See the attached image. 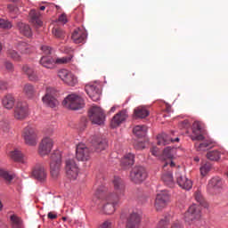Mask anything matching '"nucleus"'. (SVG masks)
Returning <instances> with one entry per match:
<instances>
[{"label":"nucleus","instance_id":"obj_59","mask_svg":"<svg viewBox=\"0 0 228 228\" xmlns=\"http://www.w3.org/2000/svg\"><path fill=\"white\" fill-rule=\"evenodd\" d=\"M171 110H172V107L167 106V109H166V111H167V113H170Z\"/></svg>","mask_w":228,"mask_h":228},{"label":"nucleus","instance_id":"obj_53","mask_svg":"<svg viewBox=\"0 0 228 228\" xmlns=\"http://www.w3.org/2000/svg\"><path fill=\"white\" fill-rule=\"evenodd\" d=\"M151 152L152 156H158L159 150L158 149V147H152L151 149Z\"/></svg>","mask_w":228,"mask_h":228},{"label":"nucleus","instance_id":"obj_32","mask_svg":"<svg viewBox=\"0 0 228 228\" xmlns=\"http://www.w3.org/2000/svg\"><path fill=\"white\" fill-rule=\"evenodd\" d=\"M133 133L137 138H143L144 136H147V126H135L133 129Z\"/></svg>","mask_w":228,"mask_h":228},{"label":"nucleus","instance_id":"obj_51","mask_svg":"<svg viewBox=\"0 0 228 228\" xmlns=\"http://www.w3.org/2000/svg\"><path fill=\"white\" fill-rule=\"evenodd\" d=\"M135 149L142 151L145 149V143L143 142H139L134 145Z\"/></svg>","mask_w":228,"mask_h":228},{"label":"nucleus","instance_id":"obj_58","mask_svg":"<svg viewBox=\"0 0 228 228\" xmlns=\"http://www.w3.org/2000/svg\"><path fill=\"white\" fill-rule=\"evenodd\" d=\"M8 10L11 11V12H15V10H17V7H14L13 5L9 4L8 5Z\"/></svg>","mask_w":228,"mask_h":228},{"label":"nucleus","instance_id":"obj_34","mask_svg":"<svg viewBox=\"0 0 228 228\" xmlns=\"http://www.w3.org/2000/svg\"><path fill=\"white\" fill-rule=\"evenodd\" d=\"M37 93V90L35 89V86L31 84H26L23 86V94L28 97V99H33L35 97V94Z\"/></svg>","mask_w":228,"mask_h":228},{"label":"nucleus","instance_id":"obj_55","mask_svg":"<svg viewBox=\"0 0 228 228\" xmlns=\"http://www.w3.org/2000/svg\"><path fill=\"white\" fill-rule=\"evenodd\" d=\"M48 218L50 220H56L58 218V216L53 212L48 213Z\"/></svg>","mask_w":228,"mask_h":228},{"label":"nucleus","instance_id":"obj_54","mask_svg":"<svg viewBox=\"0 0 228 228\" xmlns=\"http://www.w3.org/2000/svg\"><path fill=\"white\" fill-rule=\"evenodd\" d=\"M8 88V84L4 81H0V89L1 90H6Z\"/></svg>","mask_w":228,"mask_h":228},{"label":"nucleus","instance_id":"obj_50","mask_svg":"<svg viewBox=\"0 0 228 228\" xmlns=\"http://www.w3.org/2000/svg\"><path fill=\"white\" fill-rule=\"evenodd\" d=\"M195 200H197V202H200V204H202V194L200 193V191H196L194 194Z\"/></svg>","mask_w":228,"mask_h":228},{"label":"nucleus","instance_id":"obj_44","mask_svg":"<svg viewBox=\"0 0 228 228\" xmlns=\"http://www.w3.org/2000/svg\"><path fill=\"white\" fill-rule=\"evenodd\" d=\"M7 54L8 57L14 60V61H20V55L15 50H9Z\"/></svg>","mask_w":228,"mask_h":228},{"label":"nucleus","instance_id":"obj_43","mask_svg":"<svg viewBox=\"0 0 228 228\" xmlns=\"http://www.w3.org/2000/svg\"><path fill=\"white\" fill-rule=\"evenodd\" d=\"M211 168H213L211 163L207 162L206 164H204L200 169L201 175H207L208 173L211 171Z\"/></svg>","mask_w":228,"mask_h":228},{"label":"nucleus","instance_id":"obj_64","mask_svg":"<svg viewBox=\"0 0 228 228\" xmlns=\"http://www.w3.org/2000/svg\"><path fill=\"white\" fill-rule=\"evenodd\" d=\"M62 220L63 222H67V217L66 216L62 217Z\"/></svg>","mask_w":228,"mask_h":228},{"label":"nucleus","instance_id":"obj_60","mask_svg":"<svg viewBox=\"0 0 228 228\" xmlns=\"http://www.w3.org/2000/svg\"><path fill=\"white\" fill-rule=\"evenodd\" d=\"M194 161H196V163H199L200 161V159L199 157H195Z\"/></svg>","mask_w":228,"mask_h":228},{"label":"nucleus","instance_id":"obj_3","mask_svg":"<svg viewBox=\"0 0 228 228\" xmlns=\"http://www.w3.org/2000/svg\"><path fill=\"white\" fill-rule=\"evenodd\" d=\"M61 172V151H55L51 155L50 174L53 179H58Z\"/></svg>","mask_w":228,"mask_h":228},{"label":"nucleus","instance_id":"obj_1","mask_svg":"<svg viewBox=\"0 0 228 228\" xmlns=\"http://www.w3.org/2000/svg\"><path fill=\"white\" fill-rule=\"evenodd\" d=\"M206 134V129H204V124L200 121H195L192 124V134L191 135V139L192 142H196L194 147L196 151H208V149H211L213 147V141L206 140L204 135Z\"/></svg>","mask_w":228,"mask_h":228},{"label":"nucleus","instance_id":"obj_8","mask_svg":"<svg viewBox=\"0 0 228 228\" xmlns=\"http://www.w3.org/2000/svg\"><path fill=\"white\" fill-rule=\"evenodd\" d=\"M43 103L48 108H56L60 102L56 99V91L52 87H47L45 94L42 98Z\"/></svg>","mask_w":228,"mask_h":228},{"label":"nucleus","instance_id":"obj_37","mask_svg":"<svg viewBox=\"0 0 228 228\" xmlns=\"http://www.w3.org/2000/svg\"><path fill=\"white\" fill-rule=\"evenodd\" d=\"M10 220L12 228H23L22 219L17 216V215L11 216Z\"/></svg>","mask_w":228,"mask_h":228},{"label":"nucleus","instance_id":"obj_27","mask_svg":"<svg viewBox=\"0 0 228 228\" xmlns=\"http://www.w3.org/2000/svg\"><path fill=\"white\" fill-rule=\"evenodd\" d=\"M126 118H127V112L126 110H122L118 112L113 117L111 120V123H110L111 127H118V126L122 124V122H124Z\"/></svg>","mask_w":228,"mask_h":228},{"label":"nucleus","instance_id":"obj_45","mask_svg":"<svg viewBox=\"0 0 228 228\" xmlns=\"http://www.w3.org/2000/svg\"><path fill=\"white\" fill-rule=\"evenodd\" d=\"M70 60H72L71 57H61V58H57L55 60V63H57L58 65H63L65 63H69V61H70Z\"/></svg>","mask_w":228,"mask_h":228},{"label":"nucleus","instance_id":"obj_26","mask_svg":"<svg viewBox=\"0 0 228 228\" xmlns=\"http://www.w3.org/2000/svg\"><path fill=\"white\" fill-rule=\"evenodd\" d=\"M158 145H168V143H175V142H179V137L174 139L172 135L167 134H161L157 136Z\"/></svg>","mask_w":228,"mask_h":228},{"label":"nucleus","instance_id":"obj_31","mask_svg":"<svg viewBox=\"0 0 228 228\" xmlns=\"http://www.w3.org/2000/svg\"><path fill=\"white\" fill-rule=\"evenodd\" d=\"M133 165H134V154L133 153L125 155L121 159V167H124V168H127V167H133Z\"/></svg>","mask_w":228,"mask_h":228},{"label":"nucleus","instance_id":"obj_57","mask_svg":"<svg viewBox=\"0 0 228 228\" xmlns=\"http://www.w3.org/2000/svg\"><path fill=\"white\" fill-rule=\"evenodd\" d=\"M104 196V193H101V189H98L97 191H96V192H95V197L97 198V199H102V197H103Z\"/></svg>","mask_w":228,"mask_h":228},{"label":"nucleus","instance_id":"obj_19","mask_svg":"<svg viewBox=\"0 0 228 228\" xmlns=\"http://www.w3.org/2000/svg\"><path fill=\"white\" fill-rule=\"evenodd\" d=\"M76 158L78 161H88L90 159V149L85 143H78L76 148Z\"/></svg>","mask_w":228,"mask_h":228},{"label":"nucleus","instance_id":"obj_14","mask_svg":"<svg viewBox=\"0 0 228 228\" xmlns=\"http://www.w3.org/2000/svg\"><path fill=\"white\" fill-rule=\"evenodd\" d=\"M223 186L224 181L222 178L215 176L208 181L207 190L210 195H216V193H220V190H222Z\"/></svg>","mask_w":228,"mask_h":228},{"label":"nucleus","instance_id":"obj_35","mask_svg":"<svg viewBox=\"0 0 228 228\" xmlns=\"http://www.w3.org/2000/svg\"><path fill=\"white\" fill-rule=\"evenodd\" d=\"M18 29L20 30V33H21V35H24V37H31V35H33V33L31 32V28L26 23H18Z\"/></svg>","mask_w":228,"mask_h":228},{"label":"nucleus","instance_id":"obj_2","mask_svg":"<svg viewBox=\"0 0 228 228\" xmlns=\"http://www.w3.org/2000/svg\"><path fill=\"white\" fill-rule=\"evenodd\" d=\"M62 106H64V108H67V110H72L73 111H76L77 110H82V108H85V100L77 94H69L62 101Z\"/></svg>","mask_w":228,"mask_h":228},{"label":"nucleus","instance_id":"obj_10","mask_svg":"<svg viewBox=\"0 0 228 228\" xmlns=\"http://www.w3.org/2000/svg\"><path fill=\"white\" fill-rule=\"evenodd\" d=\"M112 184L114 187V191L109 194L122 199V197H124V193H126V184L124 183V180H122L120 176H114Z\"/></svg>","mask_w":228,"mask_h":228},{"label":"nucleus","instance_id":"obj_49","mask_svg":"<svg viewBox=\"0 0 228 228\" xmlns=\"http://www.w3.org/2000/svg\"><path fill=\"white\" fill-rule=\"evenodd\" d=\"M180 129H188L190 127V121L183 120L179 124Z\"/></svg>","mask_w":228,"mask_h":228},{"label":"nucleus","instance_id":"obj_40","mask_svg":"<svg viewBox=\"0 0 228 228\" xmlns=\"http://www.w3.org/2000/svg\"><path fill=\"white\" fill-rule=\"evenodd\" d=\"M220 151L215 150V151H210L207 153V158L210 161H218L220 159Z\"/></svg>","mask_w":228,"mask_h":228},{"label":"nucleus","instance_id":"obj_46","mask_svg":"<svg viewBox=\"0 0 228 228\" xmlns=\"http://www.w3.org/2000/svg\"><path fill=\"white\" fill-rule=\"evenodd\" d=\"M0 28H2L3 29H11L12 22L6 20H0Z\"/></svg>","mask_w":228,"mask_h":228},{"label":"nucleus","instance_id":"obj_36","mask_svg":"<svg viewBox=\"0 0 228 228\" xmlns=\"http://www.w3.org/2000/svg\"><path fill=\"white\" fill-rule=\"evenodd\" d=\"M10 158L13 159V161H19L20 163H24V155L19 149H15L14 151L10 152Z\"/></svg>","mask_w":228,"mask_h":228},{"label":"nucleus","instance_id":"obj_6","mask_svg":"<svg viewBox=\"0 0 228 228\" xmlns=\"http://www.w3.org/2000/svg\"><path fill=\"white\" fill-rule=\"evenodd\" d=\"M65 172L68 179L76 181L79 175V166L76 163L74 159H69L65 161Z\"/></svg>","mask_w":228,"mask_h":228},{"label":"nucleus","instance_id":"obj_30","mask_svg":"<svg viewBox=\"0 0 228 228\" xmlns=\"http://www.w3.org/2000/svg\"><path fill=\"white\" fill-rule=\"evenodd\" d=\"M93 145L96 152H101V151H104V149L108 147V141L105 139H94L93 141Z\"/></svg>","mask_w":228,"mask_h":228},{"label":"nucleus","instance_id":"obj_13","mask_svg":"<svg viewBox=\"0 0 228 228\" xmlns=\"http://www.w3.org/2000/svg\"><path fill=\"white\" fill-rule=\"evenodd\" d=\"M104 112L99 107H93L89 110V118L93 124L102 126L104 124Z\"/></svg>","mask_w":228,"mask_h":228},{"label":"nucleus","instance_id":"obj_18","mask_svg":"<svg viewBox=\"0 0 228 228\" xmlns=\"http://www.w3.org/2000/svg\"><path fill=\"white\" fill-rule=\"evenodd\" d=\"M174 154H175V148L170 146L165 148V150L163 151V159H165L163 164V170H167V167H169L170 168H174V167H175V163L172 161Z\"/></svg>","mask_w":228,"mask_h":228},{"label":"nucleus","instance_id":"obj_56","mask_svg":"<svg viewBox=\"0 0 228 228\" xmlns=\"http://www.w3.org/2000/svg\"><path fill=\"white\" fill-rule=\"evenodd\" d=\"M5 68L7 70L12 71V70H13V64H12V62L7 61V62H5Z\"/></svg>","mask_w":228,"mask_h":228},{"label":"nucleus","instance_id":"obj_17","mask_svg":"<svg viewBox=\"0 0 228 228\" xmlns=\"http://www.w3.org/2000/svg\"><path fill=\"white\" fill-rule=\"evenodd\" d=\"M22 137L27 145H37V131L31 126L23 129Z\"/></svg>","mask_w":228,"mask_h":228},{"label":"nucleus","instance_id":"obj_5","mask_svg":"<svg viewBox=\"0 0 228 228\" xmlns=\"http://www.w3.org/2000/svg\"><path fill=\"white\" fill-rule=\"evenodd\" d=\"M105 205L103 206V211L105 215H113L117 206L120 204V198L113 194H107L105 198Z\"/></svg>","mask_w":228,"mask_h":228},{"label":"nucleus","instance_id":"obj_23","mask_svg":"<svg viewBox=\"0 0 228 228\" xmlns=\"http://www.w3.org/2000/svg\"><path fill=\"white\" fill-rule=\"evenodd\" d=\"M170 166L167 167V169H163V174L161 180L163 181L164 184L166 186H168L169 188H174V176H172V171L170 170Z\"/></svg>","mask_w":228,"mask_h":228},{"label":"nucleus","instance_id":"obj_15","mask_svg":"<svg viewBox=\"0 0 228 228\" xmlns=\"http://www.w3.org/2000/svg\"><path fill=\"white\" fill-rule=\"evenodd\" d=\"M184 220L187 224H193L195 220H200V208L191 205L185 212Z\"/></svg>","mask_w":228,"mask_h":228},{"label":"nucleus","instance_id":"obj_12","mask_svg":"<svg viewBox=\"0 0 228 228\" xmlns=\"http://www.w3.org/2000/svg\"><path fill=\"white\" fill-rule=\"evenodd\" d=\"M58 77L65 85H68V86H76V85H77V77L68 69H63L59 70Z\"/></svg>","mask_w":228,"mask_h":228},{"label":"nucleus","instance_id":"obj_28","mask_svg":"<svg viewBox=\"0 0 228 228\" xmlns=\"http://www.w3.org/2000/svg\"><path fill=\"white\" fill-rule=\"evenodd\" d=\"M39 63L42 67H45V69H54L55 61L51 56L43 55Z\"/></svg>","mask_w":228,"mask_h":228},{"label":"nucleus","instance_id":"obj_39","mask_svg":"<svg viewBox=\"0 0 228 228\" xmlns=\"http://www.w3.org/2000/svg\"><path fill=\"white\" fill-rule=\"evenodd\" d=\"M171 219L172 217L170 216L161 218L157 224V228H167L170 225Z\"/></svg>","mask_w":228,"mask_h":228},{"label":"nucleus","instance_id":"obj_29","mask_svg":"<svg viewBox=\"0 0 228 228\" xmlns=\"http://www.w3.org/2000/svg\"><path fill=\"white\" fill-rule=\"evenodd\" d=\"M2 104L6 110H12L15 106V98L12 94H7L3 98Z\"/></svg>","mask_w":228,"mask_h":228},{"label":"nucleus","instance_id":"obj_7","mask_svg":"<svg viewBox=\"0 0 228 228\" xmlns=\"http://www.w3.org/2000/svg\"><path fill=\"white\" fill-rule=\"evenodd\" d=\"M175 177L176 179L177 184L180 186V188H183V190H191V188L193 187V183L191 182V180L186 178V175H184V170L183 168H176Z\"/></svg>","mask_w":228,"mask_h":228},{"label":"nucleus","instance_id":"obj_61","mask_svg":"<svg viewBox=\"0 0 228 228\" xmlns=\"http://www.w3.org/2000/svg\"><path fill=\"white\" fill-rule=\"evenodd\" d=\"M72 51V48H66L65 53H70Z\"/></svg>","mask_w":228,"mask_h":228},{"label":"nucleus","instance_id":"obj_16","mask_svg":"<svg viewBox=\"0 0 228 228\" xmlns=\"http://www.w3.org/2000/svg\"><path fill=\"white\" fill-rule=\"evenodd\" d=\"M28 108L26 102H18L14 108V118L16 120H24L28 117Z\"/></svg>","mask_w":228,"mask_h":228},{"label":"nucleus","instance_id":"obj_4","mask_svg":"<svg viewBox=\"0 0 228 228\" xmlns=\"http://www.w3.org/2000/svg\"><path fill=\"white\" fill-rule=\"evenodd\" d=\"M146 179L147 170H145V167L141 166L133 167L130 172V181H132V183H134V184H142Z\"/></svg>","mask_w":228,"mask_h":228},{"label":"nucleus","instance_id":"obj_63","mask_svg":"<svg viewBox=\"0 0 228 228\" xmlns=\"http://www.w3.org/2000/svg\"><path fill=\"white\" fill-rule=\"evenodd\" d=\"M115 110H116L115 107H112V108L110 109V112H111V113H114Z\"/></svg>","mask_w":228,"mask_h":228},{"label":"nucleus","instance_id":"obj_22","mask_svg":"<svg viewBox=\"0 0 228 228\" xmlns=\"http://www.w3.org/2000/svg\"><path fill=\"white\" fill-rule=\"evenodd\" d=\"M28 17L31 24L36 26V28H42L44 22L42 21V14L40 13V12L32 9L29 12Z\"/></svg>","mask_w":228,"mask_h":228},{"label":"nucleus","instance_id":"obj_62","mask_svg":"<svg viewBox=\"0 0 228 228\" xmlns=\"http://www.w3.org/2000/svg\"><path fill=\"white\" fill-rule=\"evenodd\" d=\"M40 10H41L42 12H44V10H45V6L42 5V6L40 7Z\"/></svg>","mask_w":228,"mask_h":228},{"label":"nucleus","instance_id":"obj_24","mask_svg":"<svg viewBox=\"0 0 228 228\" xmlns=\"http://www.w3.org/2000/svg\"><path fill=\"white\" fill-rule=\"evenodd\" d=\"M71 38L74 44H83L86 40V31L81 28H77L73 31Z\"/></svg>","mask_w":228,"mask_h":228},{"label":"nucleus","instance_id":"obj_47","mask_svg":"<svg viewBox=\"0 0 228 228\" xmlns=\"http://www.w3.org/2000/svg\"><path fill=\"white\" fill-rule=\"evenodd\" d=\"M99 228H113V222L111 220H105L100 224Z\"/></svg>","mask_w":228,"mask_h":228},{"label":"nucleus","instance_id":"obj_41","mask_svg":"<svg viewBox=\"0 0 228 228\" xmlns=\"http://www.w3.org/2000/svg\"><path fill=\"white\" fill-rule=\"evenodd\" d=\"M52 33L55 38H59L60 40L65 38V32L60 28H53Z\"/></svg>","mask_w":228,"mask_h":228},{"label":"nucleus","instance_id":"obj_20","mask_svg":"<svg viewBox=\"0 0 228 228\" xmlns=\"http://www.w3.org/2000/svg\"><path fill=\"white\" fill-rule=\"evenodd\" d=\"M53 150V139L45 137L39 144L38 153L40 156H47Z\"/></svg>","mask_w":228,"mask_h":228},{"label":"nucleus","instance_id":"obj_25","mask_svg":"<svg viewBox=\"0 0 228 228\" xmlns=\"http://www.w3.org/2000/svg\"><path fill=\"white\" fill-rule=\"evenodd\" d=\"M141 216L138 213H132L127 218L126 228H140Z\"/></svg>","mask_w":228,"mask_h":228},{"label":"nucleus","instance_id":"obj_21","mask_svg":"<svg viewBox=\"0 0 228 228\" xmlns=\"http://www.w3.org/2000/svg\"><path fill=\"white\" fill-rule=\"evenodd\" d=\"M32 175L37 181L44 183L47 179V171L42 165H37L34 167L32 171Z\"/></svg>","mask_w":228,"mask_h":228},{"label":"nucleus","instance_id":"obj_52","mask_svg":"<svg viewBox=\"0 0 228 228\" xmlns=\"http://www.w3.org/2000/svg\"><path fill=\"white\" fill-rule=\"evenodd\" d=\"M58 20L59 22H62V24H67V15L65 13L61 14Z\"/></svg>","mask_w":228,"mask_h":228},{"label":"nucleus","instance_id":"obj_33","mask_svg":"<svg viewBox=\"0 0 228 228\" xmlns=\"http://www.w3.org/2000/svg\"><path fill=\"white\" fill-rule=\"evenodd\" d=\"M22 70L24 74L28 75L29 81H38V76H37V73H35V70L33 69V68L26 65V66H23Z\"/></svg>","mask_w":228,"mask_h":228},{"label":"nucleus","instance_id":"obj_42","mask_svg":"<svg viewBox=\"0 0 228 228\" xmlns=\"http://www.w3.org/2000/svg\"><path fill=\"white\" fill-rule=\"evenodd\" d=\"M0 177H2V179H4V181H7V183H10L12 179H13V175H10L8 171L1 168H0Z\"/></svg>","mask_w":228,"mask_h":228},{"label":"nucleus","instance_id":"obj_9","mask_svg":"<svg viewBox=\"0 0 228 228\" xmlns=\"http://www.w3.org/2000/svg\"><path fill=\"white\" fill-rule=\"evenodd\" d=\"M169 203L170 193H168L167 191H161L156 196L154 207L157 211H161V209H165Z\"/></svg>","mask_w":228,"mask_h":228},{"label":"nucleus","instance_id":"obj_38","mask_svg":"<svg viewBox=\"0 0 228 228\" xmlns=\"http://www.w3.org/2000/svg\"><path fill=\"white\" fill-rule=\"evenodd\" d=\"M134 115L137 118H145L149 117V110L145 107H138L134 110Z\"/></svg>","mask_w":228,"mask_h":228},{"label":"nucleus","instance_id":"obj_48","mask_svg":"<svg viewBox=\"0 0 228 228\" xmlns=\"http://www.w3.org/2000/svg\"><path fill=\"white\" fill-rule=\"evenodd\" d=\"M41 50L44 53L43 56H49V54H51V47L47 46V45H43L41 47Z\"/></svg>","mask_w":228,"mask_h":228},{"label":"nucleus","instance_id":"obj_11","mask_svg":"<svg viewBox=\"0 0 228 228\" xmlns=\"http://www.w3.org/2000/svg\"><path fill=\"white\" fill-rule=\"evenodd\" d=\"M86 92L90 99H92V101L94 102H97V101L101 100V94H102L101 85L97 83L88 84L86 86Z\"/></svg>","mask_w":228,"mask_h":228}]
</instances>
